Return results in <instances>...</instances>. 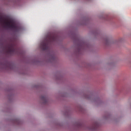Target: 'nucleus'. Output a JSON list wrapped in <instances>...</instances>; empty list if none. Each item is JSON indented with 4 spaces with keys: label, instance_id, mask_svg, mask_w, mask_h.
Instances as JSON below:
<instances>
[{
    "label": "nucleus",
    "instance_id": "7ed1b4c3",
    "mask_svg": "<svg viewBox=\"0 0 131 131\" xmlns=\"http://www.w3.org/2000/svg\"><path fill=\"white\" fill-rule=\"evenodd\" d=\"M41 99L42 101H45V100H46V97H42Z\"/></svg>",
    "mask_w": 131,
    "mask_h": 131
},
{
    "label": "nucleus",
    "instance_id": "f03ea898",
    "mask_svg": "<svg viewBox=\"0 0 131 131\" xmlns=\"http://www.w3.org/2000/svg\"><path fill=\"white\" fill-rule=\"evenodd\" d=\"M4 25L7 27H13L14 26V23L10 20H6L4 22Z\"/></svg>",
    "mask_w": 131,
    "mask_h": 131
},
{
    "label": "nucleus",
    "instance_id": "f257e3e1",
    "mask_svg": "<svg viewBox=\"0 0 131 131\" xmlns=\"http://www.w3.org/2000/svg\"><path fill=\"white\" fill-rule=\"evenodd\" d=\"M118 43V40L115 39L114 38H108L104 40V44L106 46H109V45H117Z\"/></svg>",
    "mask_w": 131,
    "mask_h": 131
}]
</instances>
